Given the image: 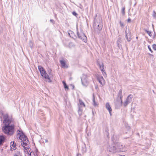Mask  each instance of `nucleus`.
Returning <instances> with one entry per match:
<instances>
[{
    "label": "nucleus",
    "instance_id": "obj_13",
    "mask_svg": "<svg viewBox=\"0 0 156 156\" xmlns=\"http://www.w3.org/2000/svg\"><path fill=\"white\" fill-rule=\"evenodd\" d=\"M98 64L99 65V66L100 69L103 75H104V74L103 73V72H104V65L103 63L102 62L101 64L99 63H98Z\"/></svg>",
    "mask_w": 156,
    "mask_h": 156
},
{
    "label": "nucleus",
    "instance_id": "obj_25",
    "mask_svg": "<svg viewBox=\"0 0 156 156\" xmlns=\"http://www.w3.org/2000/svg\"><path fill=\"white\" fill-rule=\"evenodd\" d=\"M152 16L154 19L156 18V12L154 10L153 12Z\"/></svg>",
    "mask_w": 156,
    "mask_h": 156
},
{
    "label": "nucleus",
    "instance_id": "obj_39",
    "mask_svg": "<svg viewBox=\"0 0 156 156\" xmlns=\"http://www.w3.org/2000/svg\"><path fill=\"white\" fill-rule=\"evenodd\" d=\"M48 73H49V74H50V73H51V70L50 69V71H48Z\"/></svg>",
    "mask_w": 156,
    "mask_h": 156
},
{
    "label": "nucleus",
    "instance_id": "obj_37",
    "mask_svg": "<svg viewBox=\"0 0 156 156\" xmlns=\"http://www.w3.org/2000/svg\"><path fill=\"white\" fill-rule=\"evenodd\" d=\"M50 21L53 24H54V23H55V21H54L53 20L51 19V20H50Z\"/></svg>",
    "mask_w": 156,
    "mask_h": 156
},
{
    "label": "nucleus",
    "instance_id": "obj_36",
    "mask_svg": "<svg viewBox=\"0 0 156 156\" xmlns=\"http://www.w3.org/2000/svg\"><path fill=\"white\" fill-rule=\"evenodd\" d=\"M131 19L130 18H129L127 20V22L128 23H130L131 22Z\"/></svg>",
    "mask_w": 156,
    "mask_h": 156
},
{
    "label": "nucleus",
    "instance_id": "obj_27",
    "mask_svg": "<svg viewBox=\"0 0 156 156\" xmlns=\"http://www.w3.org/2000/svg\"><path fill=\"white\" fill-rule=\"evenodd\" d=\"M14 141H13V144L11 145V150H12V147H13V148L12 149H14V148L16 146V144H15L14 143Z\"/></svg>",
    "mask_w": 156,
    "mask_h": 156
},
{
    "label": "nucleus",
    "instance_id": "obj_21",
    "mask_svg": "<svg viewBox=\"0 0 156 156\" xmlns=\"http://www.w3.org/2000/svg\"><path fill=\"white\" fill-rule=\"evenodd\" d=\"M68 34L69 35L70 37H72L73 35L74 34V33L72 31H71V30H69L68 31Z\"/></svg>",
    "mask_w": 156,
    "mask_h": 156
},
{
    "label": "nucleus",
    "instance_id": "obj_15",
    "mask_svg": "<svg viewBox=\"0 0 156 156\" xmlns=\"http://www.w3.org/2000/svg\"><path fill=\"white\" fill-rule=\"evenodd\" d=\"M41 76L44 77L45 79H48L49 80H50V79L48 75L47 74V73L45 72V73H43L42 75H41Z\"/></svg>",
    "mask_w": 156,
    "mask_h": 156
},
{
    "label": "nucleus",
    "instance_id": "obj_6",
    "mask_svg": "<svg viewBox=\"0 0 156 156\" xmlns=\"http://www.w3.org/2000/svg\"><path fill=\"white\" fill-rule=\"evenodd\" d=\"M133 97V95L131 94L127 96L126 100L123 103V105L124 107H126L131 102Z\"/></svg>",
    "mask_w": 156,
    "mask_h": 156
},
{
    "label": "nucleus",
    "instance_id": "obj_30",
    "mask_svg": "<svg viewBox=\"0 0 156 156\" xmlns=\"http://www.w3.org/2000/svg\"><path fill=\"white\" fill-rule=\"evenodd\" d=\"M45 70L44 69H42V70H41L40 71V72L41 73V75H42V74H43V73H45Z\"/></svg>",
    "mask_w": 156,
    "mask_h": 156
},
{
    "label": "nucleus",
    "instance_id": "obj_29",
    "mask_svg": "<svg viewBox=\"0 0 156 156\" xmlns=\"http://www.w3.org/2000/svg\"><path fill=\"white\" fill-rule=\"evenodd\" d=\"M38 69L40 71V72L42 70V69H44L42 66H38Z\"/></svg>",
    "mask_w": 156,
    "mask_h": 156
},
{
    "label": "nucleus",
    "instance_id": "obj_7",
    "mask_svg": "<svg viewBox=\"0 0 156 156\" xmlns=\"http://www.w3.org/2000/svg\"><path fill=\"white\" fill-rule=\"evenodd\" d=\"M116 143L113 144L111 146H110L108 149L109 152L112 153H115L117 152V148Z\"/></svg>",
    "mask_w": 156,
    "mask_h": 156
},
{
    "label": "nucleus",
    "instance_id": "obj_23",
    "mask_svg": "<svg viewBox=\"0 0 156 156\" xmlns=\"http://www.w3.org/2000/svg\"><path fill=\"white\" fill-rule=\"evenodd\" d=\"M82 111V110L80 106H79L78 112V113H79V114L80 115H81Z\"/></svg>",
    "mask_w": 156,
    "mask_h": 156
},
{
    "label": "nucleus",
    "instance_id": "obj_18",
    "mask_svg": "<svg viewBox=\"0 0 156 156\" xmlns=\"http://www.w3.org/2000/svg\"><path fill=\"white\" fill-rule=\"evenodd\" d=\"M21 155H22L21 153H20V150H17L15 151V153L14 155V156H22Z\"/></svg>",
    "mask_w": 156,
    "mask_h": 156
},
{
    "label": "nucleus",
    "instance_id": "obj_22",
    "mask_svg": "<svg viewBox=\"0 0 156 156\" xmlns=\"http://www.w3.org/2000/svg\"><path fill=\"white\" fill-rule=\"evenodd\" d=\"M79 103L80 105L82 107V106H83L84 107H85V105L84 104V102L83 101L80 100L79 99Z\"/></svg>",
    "mask_w": 156,
    "mask_h": 156
},
{
    "label": "nucleus",
    "instance_id": "obj_32",
    "mask_svg": "<svg viewBox=\"0 0 156 156\" xmlns=\"http://www.w3.org/2000/svg\"><path fill=\"white\" fill-rule=\"evenodd\" d=\"M153 48L154 50H156V44H154L153 45Z\"/></svg>",
    "mask_w": 156,
    "mask_h": 156
},
{
    "label": "nucleus",
    "instance_id": "obj_34",
    "mask_svg": "<svg viewBox=\"0 0 156 156\" xmlns=\"http://www.w3.org/2000/svg\"><path fill=\"white\" fill-rule=\"evenodd\" d=\"M119 23H120V26H121V27H123L124 26V25L123 23H122L121 21H120Z\"/></svg>",
    "mask_w": 156,
    "mask_h": 156
},
{
    "label": "nucleus",
    "instance_id": "obj_8",
    "mask_svg": "<svg viewBox=\"0 0 156 156\" xmlns=\"http://www.w3.org/2000/svg\"><path fill=\"white\" fill-rule=\"evenodd\" d=\"M116 145L117 152L124 151L126 150L125 147L123 146L121 143H116Z\"/></svg>",
    "mask_w": 156,
    "mask_h": 156
},
{
    "label": "nucleus",
    "instance_id": "obj_31",
    "mask_svg": "<svg viewBox=\"0 0 156 156\" xmlns=\"http://www.w3.org/2000/svg\"><path fill=\"white\" fill-rule=\"evenodd\" d=\"M64 88L66 89H69V87H68V86L66 84H64Z\"/></svg>",
    "mask_w": 156,
    "mask_h": 156
},
{
    "label": "nucleus",
    "instance_id": "obj_44",
    "mask_svg": "<svg viewBox=\"0 0 156 156\" xmlns=\"http://www.w3.org/2000/svg\"><path fill=\"white\" fill-rule=\"evenodd\" d=\"M38 155H38V154H36V155H37L36 156H38Z\"/></svg>",
    "mask_w": 156,
    "mask_h": 156
},
{
    "label": "nucleus",
    "instance_id": "obj_40",
    "mask_svg": "<svg viewBox=\"0 0 156 156\" xmlns=\"http://www.w3.org/2000/svg\"><path fill=\"white\" fill-rule=\"evenodd\" d=\"M62 83H63V85H64V84H66V83L64 81H62Z\"/></svg>",
    "mask_w": 156,
    "mask_h": 156
},
{
    "label": "nucleus",
    "instance_id": "obj_1",
    "mask_svg": "<svg viewBox=\"0 0 156 156\" xmlns=\"http://www.w3.org/2000/svg\"><path fill=\"white\" fill-rule=\"evenodd\" d=\"M4 126L2 128L3 132L8 135H12L14 133V125L12 119L9 118L7 114H3Z\"/></svg>",
    "mask_w": 156,
    "mask_h": 156
},
{
    "label": "nucleus",
    "instance_id": "obj_16",
    "mask_svg": "<svg viewBox=\"0 0 156 156\" xmlns=\"http://www.w3.org/2000/svg\"><path fill=\"white\" fill-rule=\"evenodd\" d=\"M117 98L119 99L120 100L122 99V90L121 89H120L119 91Z\"/></svg>",
    "mask_w": 156,
    "mask_h": 156
},
{
    "label": "nucleus",
    "instance_id": "obj_12",
    "mask_svg": "<svg viewBox=\"0 0 156 156\" xmlns=\"http://www.w3.org/2000/svg\"><path fill=\"white\" fill-rule=\"evenodd\" d=\"M105 107L106 108L108 111L110 115H111V112L112 111V109L109 103H106Z\"/></svg>",
    "mask_w": 156,
    "mask_h": 156
},
{
    "label": "nucleus",
    "instance_id": "obj_24",
    "mask_svg": "<svg viewBox=\"0 0 156 156\" xmlns=\"http://www.w3.org/2000/svg\"><path fill=\"white\" fill-rule=\"evenodd\" d=\"M125 7H123L122 9L121 12L123 15H124L125 14Z\"/></svg>",
    "mask_w": 156,
    "mask_h": 156
},
{
    "label": "nucleus",
    "instance_id": "obj_4",
    "mask_svg": "<svg viewBox=\"0 0 156 156\" xmlns=\"http://www.w3.org/2000/svg\"><path fill=\"white\" fill-rule=\"evenodd\" d=\"M77 34L79 38L85 42L87 41V37L83 32L82 30H81L80 32L78 31V28H77Z\"/></svg>",
    "mask_w": 156,
    "mask_h": 156
},
{
    "label": "nucleus",
    "instance_id": "obj_17",
    "mask_svg": "<svg viewBox=\"0 0 156 156\" xmlns=\"http://www.w3.org/2000/svg\"><path fill=\"white\" fill-rule=\"evenodd\" d=\"M121 42L122 40L120 37H119L117 41V44L118 47L120 48V47H121Z\"/></svg>",
    "mask_w": 156,
    "mask_h": 156
},
{
    "label": "nucleus",
    "instance_id": "obj_42",
    "mask_svg": "<svg viewBox=\"0 0 156 156\" xmlns=\"http://www.w3.org/2000/svg\"><path fill=\"white\" fill-rule=\"evenodd\" d=\"M116 136L115 135H114L113 136V137L112 138V139L113 140V139H114L115 137Z\"/></svg>",
    "mask_w": 156,
    "mask_h": 156
},
{
    "label": "nucleus",
    "instance_id": "obj_10",
    "mask_svg": "<svg viewBox=\"0 0 156 156\" xmlns=\"http://www.w3.org/2000/svg\"><path fill=\"white\" fill-rule=\"evenodd\" d=\"M126 37L127 41L128 42H129L131 40V37L130 36V32L128 31V33H127L126 31Z\"/></svg>",
    "mask_w": 156,
    "mask_h": 156
},
{
    "label": "nucleus",
    "instance_id": "obj_14",
    "mask_svg": "<svg viewBox=\"0 0 156 156\" xmlns=\"http://www.w3.org/2000/svg\"><path fill=\"white\" fill-rule=\"evenodd\" d=\"M5 137L3 135L0 136V145L2 144L5 141Z\"/></svg>",
    "mask_w": 156,
    "mask_h": 156
},
{
    "label": "nucleus",
    "instance_id": "obj_3",
    "mask_svg": "<svg viewBox=\"0 0 156 156\" xmlns=\"http://www.w3.org/2000/svg\"><path fill=\"white\" fill-rule=\"evenodd\" d=\"M17 138L22 140L21 144L23 147H25L29 145V142L28 138L22 131L18 130L17 131Z\"/></svg>",
    "mask_w": 156,
    "mask_h": 156
},
{
    "label": "nucleus",
    "instance_id": "obj_43",
    "mask_svg": "<svg viewBox=\"0 0 156 156\" xmlns=\"http://www.w3.org/2000/svg\"><path fill=\"white\" fill-rule=\"evenodd\" d=\"M119 156H125V155H120Z\"/></svg>",
    "mask_w": 156,
    "mask_h": 156
},
{
    "label": "nucleus",
    "instance_id": "obj_11",
    "mask_svg": "<svg viewBox=\"0 0 156 156\" xmlns=\"http://www.w3.org/2000/svg\"><path fill=\"white\" fill-rule=\"evenodd\" d=\"M97 79L99 83L102 85L103 84V82L104 83H105V80L102 76H98Z\"/></svg>",
    "mask_w": 156,
    "mask_h": 156
},
{
    "label": "nucleus",
    "instance_id": "obj_35",
    "mask_svg": "<svg viewBox=\"0 0 156 156\" xmlns=\"http://www.w3.org/2000/svg\"><path fill=\"white\" fill-rule=\"evenodd\" d=\"M73 14L74 15V16H76L77 15V13L75 12H73Z\"/></svg>",
    "mask_w": 156,
    "mask_h": 156
},
{
    "label": "nucleus",
    "instance_id": "obj_41",
    "mask_svg": "<svg viewBox=\"0 0 156 156\" xmlns=\"http://www.w3.org/2000/svg\"><path fill=\"white\" fill-rule=\"evenodd\" d=\"M45 142L46 143L48 142V140L47 139H45Z\"/></svg>",
    "mask_w": 156,
    "mask_h": 156
},
{
    "label": "nucleus",
    "instance_id": "obj_28",
    "mask_svg": "<svg viewBox=\"0 0 156 156\" xmlns=\"http://www.w3.org/2000/svg\"><path fill=\"white\" fill-rule=\"evenodd\" d=\"M29 45L31 48H32L33 47V43L31 41H30L29 43Z\"/></svg>",
    "mask_w": 156,
    "mask_h": 156
},
{
    "label": "nucleus",
    "instance_id": "obj_2",
    "mask_svg": "<svg viewBox=\"0 0 156 156\" xmlns=\"http://www.w3.org/2000/svg\"><path fill=\"white\" fill-rule=\"evenodd\" d=\"M93 27L94 31L97 32H99L103 27L102 21L101 17L96 16L94 20Z\"/></svg>",
    "mask_w": 156,
    "mask_h": 156
},
{
    "label": "nucleus",
    "instance_id": "obj_19",
    "mask_svg": "<svg viewBox=\"0 0 156 156\" xmlns=\"http://www.w3.org/2000/svg\"><path fill=\"white\" fill-rule=\"evenodd\" d=\"M60 63L61 64V66L62 67H66V62L64 61L60 60Z\"/></svg>",
    "mask_w": 156,
    "mask_h": 156
},
{
    "label": "nucleus",
    "instance_id": "obj_26",
    "mask_svg": "<svg viewBox=\"0 0 156 156\" xmlns=\"http://www.w3.org/2000/svg\"><path fill=\"white\" fill-rule=\"evenodd\" d=\"M93 104L94 106L97 105V104L95 102L94 96L93 97Z\"/></svg>",
    "mask_w": 156,
    "mask_h": 156
},
{
    "label": "nucleus",
    "instance_id": "obj_9",
    "mask_svg": "<svg viewBox=\"0 0 156 156\" xmlns=\"http://www.w3.org/2000/svg\"><path fill=\"white\" fill-rule=\"evenodd\" d=\"M116 108H119L121 106H122L123 104L122 99L120 100L119 99L117 98L116 101L115 102Z\"/></svg>",
    "mask_w": 156,
    "mask_h": 156
},
{
    "label": "nucleus",
    "instance_id": "obj_45",
    "mask_svg": "<svg viewBox=\"0 0 156 156\" xmlns=\"http://www.w3.org/2000/svg\"><path fill=\"white\" fill-rule=\"evenodd\" d=\"M32 153V152L30 153V155H31V154Z\"/></svg>",
    "mask_w": 156,
    "mask_h": 156
},
{
    "label": "nucleus",
    "instance_id": "obj_38",
    "mask_svg": "<svg viewBox=\"0 0 156 156\" xmlns=\"http://www.w3.org/2000/svg\"><path fill=\"white\" fill-rule=\"evenodd\" d=\"M103 73L104 74V75H103L104 76H105V75H106V73L105 72V70H104V72H103Z\"/></svg>",
    "mask_w": 156,
    "mask_h": 156
},
{
    "label": "nucleus",
    "instance_id": "obj_20",
    "mask_svg": "<svg viewBox=\"0 0 156 156\" xmlns=\"http://www.w3.org/2000/svg\"><path fill=\"white\" fill-rule=\"evenodd\" d=\"M144 31L146 33H147V34L150 36H152L151 33L152 32H151L150 31L147 30V29H145V28L144 29Z\"/></svg>",
    "mask_w": 156,
    "mask_h": 156
},
{
    "label": "nucleus",
    "instance_id": "obj_5",
    "mask_svg": "<svg viewBox=\"0 0 156 156\" xmlns=\"http://www.w3.org/2000/svg\"><path fill=\"white\" fill-rule=\"evenodd\" d=\"M81 80L83 85L85 87H87L89 84V81L87 75L83 74L81 78Z\"/></svg>",
    "mask_w": 156,
    "mask_h": 156
},
{
    "label": "nucleus",
    "instance_id": "obj_33",
    "mask_svg": "<svg viewBox=\"0 0 156 156\" xmlns=\"http://www.w3.org/2000/svg\"><path fill=\"white\" fill-rule=\"evenodd\" d=\"M148 48L149 50L151 51V53L153 52V51L151 49L150 46H149V45L148 46Z\"/></svg>",
    "mask_w": 156,
    "mask_h": 156
},
{
    "label": "nucleus",
    "instance_id": "obj_46",
    "mask_svg": "<svg viewBox=\"0 0 156 156\" xmlns=\"http://www.w3.org/2000/svg\"><path fill=\"white\" fill-rule=\"evenodd\" d=\"M136 39H137V38H138V37H136Z\"/></svg>",
    "mask_w": 156,
    "mask_h": 156
}]
</instances>
